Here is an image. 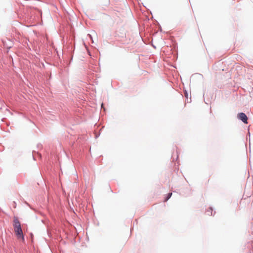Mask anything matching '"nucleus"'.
Listing matches in <instances>:
<instances>
[{
	"label": "nucleus",
	"mask_w": 253,
	"mask_h": 253,
	"mask_svg": "<svg viewBox=\"0 0 253 253\" xmlns=\"http://www.w3.org/2000/svg\"><path fill=\"white\" fill-rule=\"evenodd\" d=\"M13 227L17 238L24 239V235L21 228V224L17 217H14L13 220Z\"/></svg>",
	"instance_id": "1"
},
{
	"label": "nucleus",
	"mask_w": 253,
	"mask_h": 253,
	"mask_svg": "<svg viewBox=\"0 0 253 253\" xmlns=\"http://www.w3.org/2000/svg\"><path fill=\"white\" fill-rule=\"evenodd\" d=\"M237 117L238 119L241 120L244 124H248V117L244 113L241 112L238 113Z\"/></svg>",
	"instance_id": "2"
},
{
	"label": "nucleus",
	"mask_w": 253,
	"mask_h": 253,
	"mask_svg": "<svg viewBox=\"0 0 253 253\" xmlns=\"http://www.w3.org/2000/svg\"><path fill=\"white\" fill-rule=\"evenodd\" d=\"M212 208L211 207H210L209 210H207V212L209 215H212Z\"/></svg>",
	"instance_id": "3"
},
{
	"label": "nucleus",
	"mask_w": 253,
	"mask_h": 253,
	"mask_svg": "<svg viewBox=\"0 0 253 253\" xmlns=\"http://www.w3.org/2000/svg\"><path fill=\"white\" fill-rule=\"evenodd\" d=\"M3 44H4V46L6 48H7L8 49H9L12 46V43H10V45H8V44H6V43L5 42H3Z\"/></svg>",
	"instance_id": "4"
},
{
	"label": "nucleus",
	"mask_w": 253,
	"mask_h": 253,
	"mask_svg": "<svg viewBox=\"0 0 253 253\" xmlns=\"http://www.w3.org/2000/svg\"><path fill=\"white\" fill-rule=\"evenodd\" d=\"M171 195H172V193H168L166 199H165V201H168L171 197Z\"/></svg>",
	"instance_id": "5"
},
{
	"label": "nucleus",
	"mask_w": 253,
	"mask_h": 253,
	"mask_svg": "<svg viewBox=\"0 0 253 253\" xmlns=\"http://www.w3.org/2000/svg\"><path fill=\"white\" fill-rule=\"evenodd\" d=\"M187 95H188V93H187V92H185V96H186V97H187Z\"/></svg>",
	"instance_id": "6"
}]
</instances>
